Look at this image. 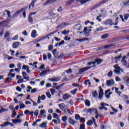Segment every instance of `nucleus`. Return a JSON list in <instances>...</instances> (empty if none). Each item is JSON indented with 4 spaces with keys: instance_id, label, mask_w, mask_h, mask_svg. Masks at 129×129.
Masks as SVG:
<instances>
[{
    "instance_id": "nucleus-1",
    "label": "nucleus",
    "mask_w": 129,
    "mask_h": 129,
    "mask_svg": "<svg viewBox=\"0 0 129 129\" xmlns=\"http://www.w3.org/2000/svg\"><path fill=\"white\" fill-rule=\"evenodd\" d=\"M91 31L92 30L89 27H85L83 31H79V33L81 34L84 33V35L85 37H89V35H90V32H91Z\"/></svg>"
},
{
    "instance_id": "nucleus-2",
    "label": "nucleus",
    "mask_w": 129,
    "mask_h": 129,
    "mask_svg": "<svg viewBox=\"0 0 129 129\" xmlns=\"http://www.w3.org/2000/svg\"><path fill=\"white\" fill-rule=\"evenodd\" d=\"M114 72L115 74H118V75H120L121 74V72L123 73V70L122 69L120 68V67L118 66V65L116 64L114 66Z\"/></svg>"
},
{
    "instance_id": "nucleus-3",
    "label": "nucleus",
    "mask_w": 129,
    "mask_h": 129,
    "mask_svg": "<svg viewBox=\"0 0 129 129\" xmlns=\"http://www.w3.org/2000/svg\"><path fill=\"white\" fill-rule=\"evenodd\" d=\"M102 62V60L101 59L97 58L95 59V61H91L88 63V65H92L93 64V67H95L96 65H99L100 63Z\"/></svg>"
},
{
    "instance_id": "nucleus-4",
    "label": "nucleus",
    "mask_w": 129,
    "mask_h": 129,
    "mask_svg": "<svg viewBox=\"0 0 129 129\" xmlns=\"http://www.w3.org/2000/svg\"><path fill=\"white\" fill-rule=\"evenodd\" d=\"M105 26H107V25H109V26H112L114 25L113 21L111 19H108L104 22Z\"/></svg>"
},
{
    "instance_id": "nucleus-5",
    "label": "nucleus",
    "mask_w": 129,
    "mask_h": 129,
    "mask_svg": "<svg viewBox=\"0 0 129 129\" xmlns=\"http://www.w3.org/2000/svg\"><path fill=\"white\" fill-rule=\"evenodd\" d=\"M92 68V67H85L82 69H80L79 70V72L80 74L83 73V72H85V71H87V70H89V69H90Z\"/></svg>"
},
{
    "instance_id": "nucleus-6",
    "label": "nucleus",
    "mask_w": 129,
    "mask_h": 129,
    "mask_svg": "<svg viewBox=\"0 0 129 129\" xmlns=\"http://www.w3.org/2000/svg\"><path fill=\"white\" fill-rule=\"evenodd\" d=\"M114 84V81L113 80L111 79V80H107L106 81V85L107 86H111Z\"/></svg>"
},
{
    "instance_id": "nucleus-7",
    "label": "nucleus",
    "mask_w": 129,
    "mask_h": 129,
    "mask_svg": "<svg viewBox=\"0 0 129 129\" xmlns=\"http://www.w3.org/2000/svg\"><path fill=\"white\" fill-rule=\"evenodd\" d=\"M25 9H22L20 10H18L17 12H16L13 15V18H16V17H17V16H18V15H20V14H21V13H22V12L23 11H24Z\"/></svg>"
},
{
    "instance_id": "nucleus-8",
    "label": "nucleus",
    "mask_w": 129,
    "mask_h": 129,
    "mask_svg": "<svg viewBox=\"0 0 129 129\" xmlns=\"http://www.w3.org/2000/svg\"><path fill=\"white\" fill-rule=\"evenodd\" d=\"M60 79H61V78L58 77L52 78L50 79H49V80L50 81H52L53 82H57L58 81H60Z\"/></svg>"
},
{
    "instance_id": "nucleus-9",
    "label": "nucleus",
    "mask_w": 129,
    "mask_h": 129,
    "mask_svg": "<svg viewBox=\"0 0 129 129\" xmlns=\"http://www.w3.org/2000/svg\"><path fill=\"white\" fill-rule=\"evenodd\" d=\"M57 0H47L45 3L43 4V6H47V5H50L51 4H53Z\"/></svg>"
},
{
    "instance_id": "nucleus-10",
    "label": "nucleus",
    "mask_w": 129,
    "mask_h": 129,
    "mask_svg": "<svg viewBox=\"0 0 129 129\" xmlns=\"http://www.w3.org/2000/svg\"><path fill=\"white\" fill-rule=\"evenodd\" d=\"M98 111L97 109H95V108H92V109H89V110H88V112H90V113H92V112H95V114H98Z\"/></svg>"
},
{
    "instance_id": "nucleus-11",
    "label": "nucleus",
    "mask_w": 129,
    "mask_h": 129,
    "mask_svg": "<svg viewBox=\"0 0 129 129\" xmlns=\"http://www.w3.org/2000/svg\"><path fill=\"white\" fill-rule=\"evenodd\" d=\"M103 96V90L101 89L99 91V99H102V97Z\"/></svg>"
},
{
    "instance_id": "nucleus-12",
    "label": "nucleus",
    "mask_w": 129,
    "mask_h": 129,
    "mask_svg": "<svg viewBox=\"0 0 129 129\" xmlns=\"http://www.w3.org/2000/svg\"><path fill=\"white\" fill-rule=\"evenodd\" d=\"M38 0H33L29 5V10H31V8H34L35 7V3H37Z\"/></svg>"
},
{
    "instance_id": "nucleus-13",
    "label": "nucleus",
    "mask_w": 129,
    "mask_h": 129,
    "mask_svg": "<svg viewBox=\"0 0 129 129\" xmlns=\"http://www.w3.org/2000/svg\"><path fill=\"white\" fill-rule=\"evenodd\" d=\"M75 28L76 30L77 31H81V28H82V26L80 23L76 24V25L75 26Z\"/></svg>"
},
{
    "instance_id": "nucleus-14",
    "label": "nucleus",
    "mask_w": 129,
    "mask_h": 129,
    "mask_svg": "<svg viewBox=\"0 0 129 129\" xmlns=\"http://www.w3.org/2000/svg\"><path fill=\"white\" fill-rule=\"evenodd\" d=\"M40 115H42V117L45 118L47 115H46V111L44 109L40 111Z\"/></svg>"
},
{
    "instance_id": "nucleus-15",
    "label": "nucleus",
    "mask_w": 129,
    "mask_h": 129,
    "mask_svg": "<svg viewBox=\"0 0 129 129\" xmlns=\"http://www.w3.org/2000/svg\"><path fill=\"white\" fill-rule=\"evenodd\" d=\"M76 41H78L79 42H80V43L82 42H84L85 41H88V38H83L80 39H76Z\"/></svg>"
},
{
    "instance_id": "nucleus-16",
    "label": "nucleus",
    "mask_w": 129,
    "mask_h": 129,
    "mask_svg": "<svg viewBox=\"0 0 129 129\" xmlns=\"http://www.w3.org/2000/svg\"><path fill=\"white\" fill-rule=\"evenodd\" d=\"M31 37L32 38H36L37 37V31L35 30H33L31 33Z\"/></svg>"
},
{
    "instance_id": "nucleus-17",
    "label": "nucleus",
    "mask_w": 129,
    "mask_h": 129,
    "mask_svg": "<svg viewBox=\"0 0 129 129\" xmlns=\"http://www.w3.org/2000/svg\"><path fill=\"white\" fill-rule=\"evenodd\" d=\"M47 123H48L47 121L43 122L42 124L39 125V126L40 127H44L46 128V127H47Z\"/></svg>"
},
{
    "instance_id": "nucleus-18",
    "label": "nucleus",
    "mask_w": 129,
    "mask_h": 129,
    "mask_svg": "<svg viewBox=\"0 0 129 129\" xmlns=\"http://www.w3.org/2000/svg\"><path fill=\"white\" fill-rule=\"evenodd\" d=\"M58 106L60 109H62V108H67V107H68V106H67V105H65L64 103L58 104Z\"/></svg>"
},
{
    "instance_id": "nucleus-19",
    "label": "nucleus",
    "mask_w": 129,
    "mask_h": 129,
    "mask_svg": "<svg viewBox=\"0 0 129 129\" xmlns=\"http://www.w3.org/2000/svg\"><path fill=\"white\" fill-rule=\"evenodd\" d=\"M125 59H126V57L124 56L122 58V61H121L122 64H123V65H124V66H125L127 64L126 60H125Z\"/></svg>"
},
{
    "instance_id": "nucleus-20",
    "label": "nucleus",
    "mask_w": 129,
    "mask_h": 129,
    "mask_svg": "<svg viewBox=\"0 0 129 129\" xmlns=\"http://www.w3.org/2000/svg\"><path fill=\"white\" fill-rule=\"evenodd\" d=\"M12 121L14 123H21V122H22V120H21V119H12Z\"/></svg>"
},
{
    "instance_id": "nucleus-21",
    "label": "nucleus",
    "mask_w": 129,
    "mask_h": 129,
    "mask_svg": "<svg viewBox=\"0 0 129 129\" xmlns=\"http://www.w3.org/2000/svg\"><path fill=\"white\" fill-rule=\"evenodd\" d=\"M19 104L20 105V108H25V107H26L25 104H24L22 101L19 102Z\"/></svg>"
},
{
    "instance_id": "nucleus-22",
    "label": "nucleus",
    "mask_w": 129,
    "mask_h": 129,
    "mask_svg": "<svg viewBox=\"0 0 129 129\" xmlns=\"http://www.w3.org/2000/svg\"><path fill=\"white\" fill-rule=\"evenodd\" d=\"M108 37H109V34H105L101 36V39H102L103 40H104L105 39H107Z\"/></svg>"
},
{
    "instance_id": "nucleus-23",
    "label": "nucleus",
    "mask_w": 129,
    "mask_h": 129,
    "mask_svg": "<svg viewBox=\"0 0 129 129\" xmlns=\"http://www.w3.org/2000/svg\"><path fill=\"white\" fill-rule=\"evenodd\" d=\"M69 122L70 123H71V124H75L76 123V121H74L72 118H69Z\"/></svg>"
},
{
    "instance_id": "nucleus-24",
    "label": "nucleus",
    "mask_w": 129,
    "mask_h": 129,
    "mask_svg": "<svg viewBox=\"0 0 129 129\" xmlns=\"http://www.w3.org/2000/svg\"><path fill=\"white\" fill-rule=\"evenodd\" d=\"M85 85H89V86H91V83L90 82V81L89 80H87L84 81V82Z\"/></svg>"
},
{
    "instance_id": "nucleus-25",
    "label": "nucleus",
    "mask_w": 129,
    "mask_h": 129,
    "mask_svg": "<svg viewBox=\"0 0 129 129\" xmlns=\"http://www.w3.org/2000/svg\"><path fill=\"white\" fill-rule=\"evenodd\" d=\"M90 0H77L78 2H80L81 3V5H83L84 4H86L87 2H89Z\"/></svg>"
},
{
    "instance_id": "nucleus-26",
    "label": "nucleus",
    "mask_w": 129,
    "mask_h": 129,
    "mask_svg": "<svg viewBox=\"0 0 129 129\" xmlns=\"http://www.w3.org/2000/svg\"><path fill=\"white\" fill-rule=\"evenodd\" d=\"M9 109H6L1 107V109H0V113H3V112H6V111H8Z\"/></svg>"
},
{
    "instance_id": "nucleus-27",
    "label": "nucleus",
    "mask_w": 129,
    "mask_h": 129,
    "mask_svg": "<svg viewBox=\"0 0 129 129\" xmlns=\"http://www.w3.org/2000/svg\"><path fill=\"white\" fill-rule=\"evenodd\" d=\"M47 72H49V70H47L46 71H43L40 74V76H44V75H46L47 74Z\"/></svg>"
},
{
    "instance_id": "nucleus-28",
    "label": "nucleus",
    "mask_w": 129,
    "mask_h": 129,
    "mask_svg": "<svg viewBox=\"0 0 129 129\" xmlns=\"http://www.w3.org/2000/svg\"><path fill=\"white\" fill-rule=\"evenodd\" d=\"M92 94L93 96V97H94L95 98H97V92L96 91H94L92 93Z\"/></svg>"
},
{
    "instance_id": "nucleus-29",
    "label": "nucleus",
    "mask_w": 129,
    "mask_h": 129,
    "mask_svg": "<svg viewBox=\"0 0 129 129\" xmlns=\"http://www.w3.org/2000/svg\"><path fill=\"white\" fill-rule=\"evenodd\" d=\"M115 44H109L108 45H106L104 46L105 49H108V48H110L111 47H113L115 46Z\"/></svg>"
},
{
    "instance_id": "nucleus-30",
    "label": "nucleus",
    "mask_w": 129,
    "mask_h": 129,
    "mask_svg": "<svg viewBox=\"0 0 129 129\" xmlns=\"http://www.w3.org/2000/svg\"><path fill=\"white\" fill-rule=\"evenodd\" d=\"M19 46V42H14L13 44V48H14L15 49L18 48Z\"/></svg>"
},
{
    "instance_id": "nucleus-31",
    "label": "nucleus",
    "mask_w": 129,
    "mask_h": 129,
    "mask_svg": "<svg viewBox=\"0 0 129 129\" xmlns=\"http://www.w3.org/2000/svg\"><path fill=\"white\" fill-rule=\"evenodd\" d=\"M9 123H10V122H8V121L5 122L3 124L1 125V127H5L6 126H8Z\"/></svg>"
},
{
    "instance_id": "nucleus-32",
    "label": "nucleus",
    "mask_w": 129,
    "mask_h": 129,
    "mask_svg": "<svg viewBox=\"0 0 129 129\" xmlns=\"http://www.w3.org/2000/svg\"><path fill=\"white\" fill-rule=\"evenodd\" d=\"M124 19L125 21H127L128 18H129V14H124L123 15Z\"/></svg>"
},
{
    "instance_id": "nucleus-33",
    "label": "nucleus",
    "mask_w": 129,
    "mask_h": 129,
    "mask_svg": "<svg viewBox=\"0 0 129 129\" xmlns=\"http://www.w3.org/2000/svg\"><path fill=\"white\" fill-rule=\"evenodd\" d=\"M68 96H69L68 94H65L62 97V99H63V100H67V99H68Z\"/></svg>"
},
{
    "instance_id": "nucleus-34",
    "label": "nucleus",
    "mask_w": 129,
    "mask_h": 129,
    "mask_svg": "<svg viewBox=\"0 0 129 129\" xmlns=\"http://www.w3.org/2000/svg\"><path fill=\"white\" fill-rule=\"evenodd\" d=\"M101 31H103V27H100L97 28L95 31V33H96V32H100Z\"/></svg>"
},
{
    "instance_id": "nucleus-35",
    "label": "nucleus",
    "mask_w": 129,
    "mask_h": 129,
    "mask_svg": "<svg viewBox=\"0 0 129 129\" xmlns=\"http://www.w3.org/2000/svg\"><path fill=\"white\" fill-rule=\"evenodd\" d=\"M99 109H100V110H102V109H105V110H107V108L104 107L103 105H101V107H99Z\"/></svg>"
},
{
    "instance_id": "nucleus-36",
    "label": "nucleus",
    "mask_w": 129,
    "mask_h": 129,
    "mask_svg": "<svg viewBox=\"0 0 129 129\" xmlns=\"http://www.w3.org/2000/svg\"><path fill=\"white\" fill-rule=\"evenodd\" d=\"M74 3V0H69L67 2V5H69V6H70V5H72Z\"/></svg>"
},
{
    "instance_id": "nucleus-37",
    "label": "nucleus",
    "mask_w": 129,
    "mask_h": 129,
    "mask_svg": "<svg viewBox=\"0 0 129 129\" xmlns=\"http://www.w3.org/2000/svg\"><path fill=\"white\" fill-rule=\"evenodd\" d=\"M120 58H121V54H120L118 56L115 57V60H116V63H117V61H118V60H119Z\"/></svg>"
},
{
    "instance_id": "nucleus-38",
    "label": "nucleus",
    "mask_w": 129,
    "mask_h": 129,
    "mask_svg": "<svg viewBox=\"0 0 129 129\" xmlns=\"http://www.w3.org/2000/svg\"><path fill=\"white\" fill-rule=\"evenodd\" d=\"M8 76H9L10 77H12V78H14L15 76H16V75L15 74H13L12 73H10L8 75Z\"/></svg>"
},
{
    "instance_id": "nucleus-39",
    "label": "nucleus",
    "mask_w": 129,
    "mask_h": 129,
    "mask_svg": "<svg viewBox=\"0 0 129 129\" xmlns=\"http://www.w3.org/2000/svg\"><path fill=\"white\" fill-rule=\"evenodd\" d=\"M10 34L11 33L9 31H7L4 35L5 38H8V37H9Z\"/></svg>"
},
{
    "instance_id": "nucleus-40",
    "label": "nucleus",
    "mask_w": 129,
    "mask_h": 129,
    "mask_svg": "<svg viewBox=\"0 0 129 129\" xmlns=\"http://www.w3.org/2000/svg\"><path fill=\"white\" fill-rule=\"evenodd\" d=\"M53 118H56V119H58L59 118V115H57V113H53Z\"/></svg>"
},
{
    "instance_id": "nucleus-41",
    "label": "nucleus",
    "mask_w": 129,
    "mask_h": 129,
    "mask_svg": "<svg viewBox=\"0 0 129 129\" xmlns=\"http://www.w3.org/2000/svg\"><path fill=\"white\" fill-rule=\"evenodd\" d=\"M101 17H102V16L101 15H99V16H97L96 17V20L98 21V22H101V19H100V18H101Z\"/></svg>"
},
{
    "instance_id": "nucleus-42",
    "label": "nucleus",
    "mask_w": 129,
    "mask_h": 129,
    "mask_svg": "<svg viewBox=\"0 0 129 129\" xmlns=\"http://www.w3.org/2000/svg\"><path fill=\"white\" fill-rule=\"evenodd\" d=\"M93 123V121H92V120H89L87 123V124H88V125H92Z\"/></svg>"
},
{
    "instance_id": "nucleus-43",
    "label": "nucleus",
    "mask_w": 129,
    "mask_h": 129,
    "mask_svg": "<svg viewBox=\"0 0 129 129\" xmlns=\"http://www.w3.org/2000/svg\"><path fill=\"white\" fill-rule=\"evenodd\" d=\"M64 40L65 41H70V40H71V37H68V36H66L64 38Z\"/></svg>"
},
{
    "instance_id": "nucleus-44",
    "label": "nucleus",
    "mask_w": 129,
    "mask_h": 129,
    "mask_svg": "<svg viewBox=\"0 0 129 129\" xmlns=\"http://www.w3.org/2000/svg\"><path fill=\"white\" fill-rule=\"evenodd\" d=\"M85 103L87 106H90V101L89 100H86Z\"/></svg>"
},
{
    "instance_id": "nucleus-45",
    "label": "nucleus",
    "mask_w": 129,
    "mask_h": 129,
    "mask_svg": "<svg viewBox=\"0 0 129 129\" xmlns=\"http://www.w3.org/2000/svg\"><path fill=\"white\" fill-rule=\"evenodd\" d=\"M67 118H68V117L67 116H64L62 117V120L63 121H67Z\"/></svg>"
},
{
    "instance_id": "nucleus-46",
    "label": "nucleus",
    "mask_w": 129,
    "mask_h": 129,
    "mask_svg": "<svg viewBox=\"0 0 129 129\" xmlns=\"http://www.w3.org/2000/svg\"><path fill=\"white\" fill-rule=\"evenodd\" d=\"M40 99H41V100H45V99H46V96H45V95H42L40 97Z\"/></svg>"
},
{
    "instance_id": "nucleus-47",
    "label": "nucleus",
    "mask_w": 129,
    "mask_h": 129,
    "mask_svg": "<svg viewBox=\"0 0 129 129\" xmlns=\"http://www.w3.org/2000/svg\"><path fill=\"white\" fill-rule=\"evenodd\" d=\"M118 17L116 18L115 22L114 23V26H116L118 24Z\"/></svg>"
},
{
    "instance_id": "nucleus-48",
    "label": "nucleus",
    "mask_w": 129,
    "mask_h": 129,
    "mask_svg": "<svg viewBox=\"0 0 129 129\" xmlns=\"http://www.w3.org/2000/svg\"><path fill=\"white\" fill-rule=\"evenodd\" d=\"M27 68H30L29 67V66H26V65H23V67H22V69L23 70H26V69H27Z\"/></svg>"
},
{
    "instance_id": "nucleus-49",
    "label": "nucleus",
    "mask_w": 129,
    "mask_h": 129,
    "mask_svg": "<svg viewBox=\"0 0 129 129\" xmlns=\"http://www.w3.org/2000/svg\"><path fill=\"white\" fill-rule=\"evenodd\" d=\"M25 9L24 10H23L24 11L23 13V18H24V19H26V10H27V8H23Z\"/></svg>"
},
{
    "instance_id": "nucleus-50",
    "label": "nucleus",
    "mask_w": 129,
    "mask_h": 129,
    "mask_svg": "<svg viewBox=\"0 0 129 129\" xmlns=\"http://www.w3.org/2000/svg\"><path fill=\"white\" fill-rule=\"evenodd\" d=\"M46 96H47L48 98H51V94H50L49 92H47L46 93Z\"/></svg>"
},
{
    "instance_id": "nucleus-51",
    "label": "nucleus",
    "mask_w": 129,
    "mask_h": 129,
    "mask_svg": "<svg viewBox=\"0 0 129 129\" xmlns=\"http://www.w3.org/2000/svg\"><path fill=\"white\" fill-rule=\"evenodd\" d=\"M28 21L31 23H33V18H32V16H29V17L28 18Z\"/></svg>"
},
{
    "instance_id": "nucleus-52",
    "label": "nucleus",
    "mask_w": 129,
    "mask_h": 129,
    "mask_svg": "<svg viewBox=\"0 0 129 129\" xmlns=\"http://www.w3.org/2000/svg\"><path fill=\"white\" fill-rule=\"evenodd\" d=\"M115 80L117 82H118L119 81H121V79H120V78H119V77H118V76L115 77Z\"/></svg>"
},
{
    "instance_id": "nucleus-53",
    "label": "nucleus",
    "mask_w": 129,
    "mask_h": 129,
    "mask_svg": "<svg viewBox=\"0 0 129 129\" xmlns=\"http://www.w3.org/2000/svg\"><path fill=\"white\" fill-rule=\"evenodd\" d=\"M101 127L102 129H110L109 127L105 126L103 125H101Z\"/></svg>"
},
{
    "instance_id": "nucleus-54",
    "label": "nucleus",
    "mask_w": 129,
    "mask_h": 129,
    "mask_svg": "<svg viewBox=\"0 0 129 129\" xmlns=\"http://www.w3.org/2000/svg\"><path fill=\"white\" fill-rule=\"evenodd\" d=\"M111 76H112V71H110L108 73V77H111Z\"/></svg>"
},
{
    "instance_id": "nucleus-55",
    "label": "nucleus",
    "mask_w": 129,
    "mask_h": 129,
    "mask_svg": "<svg viewBox=\"0 0 129 129\" xmlns=\"http://www.w3.org/2000/svg\"><path fill=\"white\" fill-rule=\"evenodd\" d=\"M56 15V13H54L53 11H51L50 13H49V16H55Z\"/></svg>"
},
{
    "instance_id": "nucleus-56",
    "label": "nucleus",
    "mask_w": 129,
    "mask_h": 129,
    "mask_svg": "<svg viewBox=\"0 0 129 129\" xmlns=\"http://www.w3.org/2000/svg\"><path fill=\"white\" fill-rule=\"evenodd\" d=\"M19 37V35H16L15 36L13 37L12 38V40H13L14 41L18 40V38Z\"/></svg>"
},
{
    "instance_id": "nucleus-57",
    "label": "nucleus",
    "mask_w": 129,
    "mask_h": 129,
    "mask_svg": "<svg viewBox=\"0 0 129 129\" xmlns=\"http://www.w3.org/2000/svg\"><path fill=\"white\" fill-rule=\"evenodd\" d=\"M71 93H72L73 94H76V92H77V89H75V90H74L73 91H71Z\"/></svg>"
},
{
    "instance_id": "nucleus-58",
    "label": "nucleus",
    "mask_w": 129,
    "mask_h": 129,
    "mask_svg": "<svg viewBox=\"0 0 129 129\" xmlns=\"http://www.w3.org/2000/svg\"><path fill=\"white\" fill-rule=\"evenodd\" d=\"M17 67L19 69L21 70L22 69V63H18L17 64Z\"/></svg>"
},
{
    "instance_id": "nucleus-59",
    "label": "nucleus",
    "mask_w": 129,
    "mask_h": 129,
    "mask_svg": "<svg viewBox=\"0 0 129 129\" xmlns=\"http://www.w3.org/2000/svg\"><path fill=\"white\" fill-rule=\"evenodd\" d=\"M102 49H103V47H97L96 49H95V51H100L101 50H102Z\"/></svg>"
},
{
    "instance_id": "nucleus-60",
    "label": "nucleus",
    "mask_w": 129,
    "mask_h": 129,
    "mask_svg": "<svg viewBox=\"0 0 129 129\" xmlns=\"http://www.w3.org/2000/svg\"><path fill=\"white\" fill-rule=\"evenodd\" d=\"M6 12H7L8 17L11 18V12L8 10H6Z\"/></svg>"
},
{
    "instance_id": "nucleus-61",
    "label": "nucleus",
    "mask_w": 129,
    "mask_h": 129,
    "mask_svg": "<svg viewBox=\"0 0 129 129\" xmlns=\"http://www.w3.org/2000/svg\"><path fill=\"white\" fill-rule=\"evenodd\" d=\"M50 91L52 95H54V93H55V89H50Z\"/></svg>"
},
{
    "instance_id": "nucleus-62",
    "label": "nucleus",
    "mask_w": 129,
    "mask_h": 129,
    "mask_svg": "<svg viewBox=\"0 0 129 129\" xmlns=\"http://www.w3.org/2000/svg\"><path fill=\"white\" fill-rule=\"evenodd\" d=\"M51 50H53V45H50L48 46V50L51 51Z\"/></svg>"
},
{
    "instance_id": "nucleus-63",
    "label": "nucleus",
    "mask_w": 129,
    "mask_h": 129,
    "mask_svg": "<svg viewBox=\"0 0 129 129\" xmlns=\"http://www.w3.org/2000/svg\"><path fill=\"white\" fill-rule=\"evenodd\" d=\"M10 68H15V64L14 63H11L9 64Z\"/></svg>"
},
{
    "instance_id": "nucleus-64",
    "label": "nucleus",
    "mask_w": 129,
    "mask_h": 129,
    "mask_svg": "<svg viewBox=\"0 0 129 129\" xmlns=\"http://www.w3.org/2000/svg\"><path fill=\"white\" fill-rule=\"evenodd\" d=\"M125 82L126 84L128 86H129V79H128L126 80L125 81Z\"/></svg>"
}]
</instances>
